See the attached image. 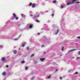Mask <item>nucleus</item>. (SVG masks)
Here are the masks:
<instances>
[{"label": "nucleus", "mask_w": 80, "mask_h": 80, "mask_svg": "<svg viewBox=\"0 0 80 80\" xmlns=\"http://www.w3.org/2000/svg\"><path fill=\"white\" fill-rule=\"evenodd\" d=\"M74 2H75L73 0V1H72L71 3V2L68 3H67V5H71V4H73V3H75Z\"/></svg>", "instance_id": "f257e3e1"}, {"label": "nucleus", "mask_w": 80, "mask_h": 80, "mask_svg": "<svg viewBox=\"0 0 80 80\" xmlns=\"http://www.w3.org/2000/svg\"><path fill=\"white\" fill-rule=\"evenodd\" d=\"M35 5L36 4L35 3L32 4V8H35Z\"/></svg>", "instance_id": "f03ea898"}, {"label": "nucleus", "mask_w": 80, "mask_h": 80, "mask_svg": "<svg viewBox=\"0 0 80 80\" xmlns=\"http://www.w3.org/2000/svg\"><path fill=\"white\" fill-rule=\"evenodd\" d=\"M45 58H40V60L42 61V62H43V61L45 60Z\"/></svg>", "instance_id": "7ed1b4c3"}, {"label": "nucleus", "mask_w": 80, "mask_h": 80, "mask_svg": "<svg viewBox=\"0 0 80 80\" xmlns=\"http://www.w3.org/2000/svg\"><path fill=\"white\" fill-rule=\"evenodd\" d=\"M12 16H13V18H15V17H16V14H15L14 13H13L12 14Z\"/></svg>", "instance_id": "20e7f679"}, {"label": "nucleus", "mask_w": 80, "mask_h": 80, "mask_svg": "<svg viewBox=\"0 0 80 80\" xmlns=\"http://www.w3.org/2000/svg\"><path fill=\"white\" fill-rule=\"evenodd\" d=\"M2 73L3 75V76H5V75H6V72L4 71Z\"/></svg>", "instance_id": "39448f33"}, {"label": "nucleus", "mask_w": 80, "mask_h": 80, "mask_svg": "<svg viewBox=\"0 0 80 80\" xmlns=\"http://www.w3.org/2000/svg\"><path fill=\"white\" fill-rule=\"evenodd\" d=\"M32 27H33V25H32V24H30V25H29V28H32Z\"/></svg>", "instance_id": "423d86ee"}, {"label": "nucleus", "mask_w": 80, "mask_h": 80, "mask_svg": "<svg viewBox=\"0 0 80 80\" xmlns=\"http://www.w3.org/2000/svg\"><path fill=\"white\" fill-rule=\"evenodd\" d=\"M2 61H5V58H2Z\"/></svg>", "instance_id": "0eeeda50"}, {"label": "nucleus", "mask_w": 80, "mask_h": 80, "mask_svg": "<svg viewBox=\"0 0 80 80\" xmlns=\"http://www.w3.org/2000/svg\"><path fill=\"white\" fill-rule=\"evenodd\" d=\"M13 52H14V54H16L17 52V50H15Z\"/></svg>", "instance_id": "6e6552de"}, {"label": "nucleus", "mask_w": 80, "mask_h": 80, "mask_svg": "<svg viewBox=\"0 0 80 80\" xmlns=\"http://www.w3.org/2000/svg\"><path fill=\"white\" fill-rule=\"evenodd\" d=\"M58 32H59V30L58 29L57 30V31L56 32V33H55V34L56 35L58 33Z\"/></svg>", "instance_id": "1a4fd4ad"}, {"label": "nucleus", "mask_w": 80, "mask_h": 80, "mask_svg": "<svg viewBox=\"0 0 80 80\" xmlns=\"http://www.w3.org/2000/svg\"><path fill=\"white\" fill-rule=\"evenodd\" d=\"M77 50V49H72V50H70V51H75V50Z\"/></svg>", "instance_id": "9d476101"}, {"label": "nucleus", "mask_w": 80, "mask_h": 80, "mask_svg": "<svg viewBox=\"0 0 80 80\" xmlns=\"http://www.w3.org/2000/svg\"><path fill=\"white\" fill-rule=\"evenodd\" d=\"M27 50L28 51V50H29V47L28 46L27 47Z\"/></svg>", "instance_id": "9b49d317"}, {"label": "nucleus", "mask_w": 80, "mask_h": 80, "mask_svg": "<svg viewBox=\"0 0 80 80\" xmlns=\"http://www.w3.org/2000/svg\"><path fill=\"white\" fill-rule=\"evenodd\" d=\"M34 57V54H32L30 56L31 57Z\"/></svg>", "instance_id": "f8f14e48"}, {"label": "nucleus", "mask_w": 80, "mask_h": 80, "mask_svg": "<svg viewBox=\"0 0 80 80\" xmlns=\"http://www.w3.org/2000/svg\"><path fill=\"white\" fill-rule=\"evenodd\" d=\"M48 78H51V76L50 75H49L48 77Z\"/></svg>", "instance_id": "ddd939ff"}, {"label": "nucleus", "mask_w": 80, "mask_h": 80, "mask_svg": "<svg viewBox=\"0 0 80 80\" xmlns=\"http://www.w3.org/2000/svg\"><path fill=\"white\" fill-rule=\"evenodd\" d=\"M35 21L36 22H37L38 23L40 22V21L38 20H36Z\"/></svg>", "instance_id": "4468645a"}, {"label": "nucleus", "mask_w": 80, "mask_h": 80, "mask_svg": "<svg viewBox=\"0 0 80 80\" xmlns=\"http://www.w3.org/2000/svg\"><path fill=\"white\" fill-rule=\"evenodd\" d=\"M52 3H57V1L54 0L53 1Z\"/></svg>", "instance_id": "2eb2a0df"}, {"label": "nucleus", "mask_w": 80, "mask_h": 80, "mask_svg": "<svg viewBox=\"0 0 80 80\" xmlns=\"http://www.w3.org/2000/svg\"><path fill=\"white\" fill-rule=\"evenodd\" d=\"M25 44H23L22 45V47H25Z\"/></svg>", "instance_id": "dca6fc26"}, {"label": "nucleus", "mask_w": 80, "mask_h": 80, "mask_svg": "<svg viewBox=\"0 0 80 80\" xmlns=\"http://www.w3.org/2000/svg\"><path fill=\"white\" fill-rule=\"evenodd\" d=\"M75 3L76 4H79V3H80V2H75Z\"/></svg>", "instance_id": "f3484780"}, {"label": "nucleus", "mask_w": 80, "mask_h": 80, "mask_svg": "<svg viewBox=\"0 0 80 80\" xmlns=\"http://www.w3.org/2000/svg\"><path fill=\"white\" fill-rule=\"evenodd\" d=\"M39 16H34V18H37V17H38Z\"/></svg>", "instance_id": "a211bd4d"}, {"label": "nucleus", "mask_w": 80, "mask_h": 80, "mask_svg": "<svg viewBox=\"0 0 80 80\" xmlns=\"http://www.w3.org/2000/svg\"><path fill=\"white\" fill-rule=\"evenodd\" d=\"M21 63H25V61H23L21 62Z\"/></svg>", "instance_id": "6ab92c4d"}, {"label": "nucleus", "mask_w": 80, "mask_h": 80, "mask_svg": "<svg viewBox=\"0 0 80 80\" xmlns=\"http://www.w3.org/2000/svg\"><path fill=\"white\" fill-rule=\"evenodd\" d=\"M25 70H28V67H26L25 68Z\"/></svg>", "instance_id": "aec40b11"}, {"label": "nucleus", "mask_w": 80, "mask_h": 80, "mask_svg": "<svg viewBox=\"0 0 80 80\" xmlns=\"http://www.w3.org/2000/svg\"><path fill=\"white\" fill-rule=\"evenodd\" d=\"M32 3L30 2V6H32Z\"/></svg>", "instance_id": "412c9836"}, {"label": "nucleus", "mask_w": 80, "mask_h": 80, "mask_svg": "<svg viewBox=\"0 0 80 80\" xmlns=\"http://www.w3.org/2000/svg\"><path fill=\"white\" fill-rule=\"evenodd\" d=\"M63 49H64V47H62V51H63Z\"/></svg>", "instance_id": "4be33fe9"}, {"label": "nucleus", "mask_w": 80, "mask_h": 80, "mask_svg": "<svg viewBox=\"0 0 80 80\" xmlns=\"http://www.w3.org/2000/svg\"><path fill=\"white\" fill-rule=\"evenodd\" d=\"M75 74H78V72H76L74 74V75H75Z\"/></svg>", "instance_id": "5701e85b"}, {"label": "nucleus", "mask_w": 80, "mask_h": 80, "mask_svg": "<svg viewBox=\"0 0 80 80\" xmlns=\"http://www.w3.org/2000/svg\"><path fill=\"white\" fill-rule=\"evenodd\" d=\"M18 17H16V20H18Z\"/></svg>", "instance_id": "b1692460"}, {"label": "nucleus", "mask_w": 80, "mask_h": 80, "mask_svg": "<svg viewBox=\"0 0 80 80\" xmlns=\"http://www.w3.org/2000/svg\"><path fill=\"white\" fill-rule=\"evenodd\" d=\"M80 58H78V57H77L76 58V59L77 60H78V59H80Z\"/></svg>", "instance_id": "393cba45"}, {"label": "nucleus", "mask_w": 80, "mask_h": 80, "mask_svg": "<svg viewBox=\"0 0 80 80\" xmlns=\"http://www.w3.org/2000/svg\"><path fill=\"white\" fill-rule=\"evenodd\" d=\"M78 55H80V51H79L78 52Z\"/></svg>", "instance_id": "a878e982"}, {"label": "nucleus", "mask_w": 80, "mask_h": 80, "mask_svg": "<svg viewBox=\"0 0 80 80\" xmlns=\"http://www.w3.org/2000/svg\"><path fill=\"white\" fill-rule=\"evenodd\" d=\"M42 47H45V45H42Z\"/></svg>", "instance_id": "bb28decb"}, {"label": "nucleus", "mask_w": 80, "mask_h": 80, "mask_svg": "<svg viewBox=\"0 0 80 80\" xmlns=\"http://www.w3.org/2000/svg\"><path fill=\"white\" fill-rule=\"evenodd\" d=\"M61 7L62 8H63V7H64L62 5H61Z\"/></svg>", "instance_id": "cd10ccee"}, {"label": "nucleus", "mask_w": 80, "mask_h": 80, "mask_svg": "<svg viewBox=\"0 0 80 80\" xmlns=\"http://www.w3.org/2000/svg\"><path fill=\"white\" fill-rule=\"evenodd\" d=\"M51 15H52V17H53V16H54V14H52Z\"/></svg>", "instance_id": "c85d7f7f"}, {"label": "nucleus", "mask_w": 80, "mask_h": 80, "mask_svg": "<svg viewBox=\"0 0 80 80\" xmlns=\"http://www.w3.org/2000/svg\"><path fill=\"white\" fill-rule=\"evenodd\" d=\"M18 40V38H16L14 39V40Z\"/></svg>", "instance_id": "c756f323"}, {"label": "nucleus", "mask_w": 80, "mask_h": 80, "mask_svg": "<svg viewBox=\"0 0 80 80\" xmlns=\"http://www.w3.org/2000/svg\"><path fill=\"white\" fill-rule=\"evenodd\" d=\"M60 79H61V80H62V77H61L60 78Z\"/></svg>", "instance_id": "7c9ffc66"}, {"label": "nucleus", "mask_w": 80, "mask_h": 80, "mask_svg": "<svg viewBox=\"0 0 80 80\" xmlns=\"http://www.w3.org/2000/svg\"><path fill=\"white\" fill-rule=\"evenodd\" d=\"M30 17H32L33 16V15L32 14H30Z\"/></svg>", "instance_id": "2f4dec72"}, {"label": "nucleus", "mask_w": 80, "mask_h": 80, "mask_svg": "<svg viewBox=\"0 0 80 80\" xmlns=\"http://www.w3.org/2000/svg\"><path fill=\"white\" fill-rule=\"evenodd\" d=\"M77 38H79V39H80V37H77Z\"/></svg>", "instance_id": "473e14b6"}, {"label": "nucleus", "mask_w": 80, "mask_h": 80, "mask_svg": "<svg viewBox=\"0 0 80 80\" xmlns=\"http://www.w3.org/2000/svg\"><path fill=\"white\" fill-rule=\"evenodd\" d=\"M6 67L7 68H8V65H6Z\"/></svg>", "instance_id": "72a5a7b5"}, {"label": "nucleus", "mask_w": 80, "mask_h": 80, "mask_svg": "<svg viewBox=\"0 0 80 80\" xmlns=\"http://www.w3.org/2000/svg\"><path fill=\"white\" fill-rule=\"evenodd\" d=\"M32 80H34V77H32Z\"/></svg>", "instance_id": "f704fd0d"}, {"label": "nucleus", "mask_w": 80, "mask_h": 80, "mask_svg": "<svg viewBox=\"0 0 80 80\" xmlns=\"http://www.w3.org/2000/svg\"><path fill=\"white\" fill-rule=\"evenodd\" d=\"M21 15L22 17H23V14H21Z\"/></svg>", "instance_id": "c9c22d12"}, {"label": "nucleus", "mask_w": 80, "mask_h": 80, "mask_svg": "<svg viewBox=\"0 0 80 80\" xmlns=\"http://www.w3.org/2000/svg\"><path fill=\"white\" fill-rule=\"evenodd\" d=\"M75 2L76 1H77L78 0H73Z\"/></svg>", "instance_id": "e433bc0d"}, {"label": "nucleus", "mask_w": 80, "mask_h": 80, "mask_svg": "<svg viewBox=\"0 0 80 80\" xmlns=\"http://www.w3.org/2000/svg\"><path fill=\"white\" fill-rule=\"evenodd\" d=\"M35 63H37V61H35Z\"/></svg>", "instance_id": "4c0bfd02"}, {"label": "nucleus", "mask_w": 80, "mask_h": 80, "mask_svg": "<svg viewBox=\"0 0 80 80\" xmlns=\"http://www.w3.org/2000/svg\"><path fill=\"white\" fill-rule=\"evenodd\" d=\"M22 55V54H21V53L19 54V56H20V55Z\"/></svg>", "instance_id": "58836bf2"}, {"label": "nucleus", "mask_w": 80, "mask_h": 80, "mask_svg": "<svg viewBox=\"0 0 80 80\" xmlns=\"http://www.w3.org/2000/svg\"><path fill=\"white\" fill-rule=\"evenodd\" d=\"M38 35H40V33H38Z\"/></svg>", "instance_id": "ea45409f"}, {"label": "nucleus", "mask_w": 80, "mask_h": 80, "mask_svg": "<svg viewBox=\"0 0 80 80\" xmlns=\"http://www.w3.org/2000/svg\"><path fill=\"white\" fill-rule=\"evenodd\" d=\"M71 51H70V50L68 52V53H69V52H71Z\"/></svg>", "instance_id": "a19ab883"}, {"label": "nucleus", "mask_w": 80, "mask_h": 80, "mask_svg": "<svg viewBox=\"0 0 80 80\" xmlns=\"http://www.w3.org/2000/svg\"><path fill=\"white\" fill-rule=\"evenodd\" d=\"M57 70H58V69H56V71H57Z\"/></svg>", "instance_id": "79ce46f5"}, {"label": "nucleus", "mask_w": 80, "mask_h": 80, "mask_svg": "<svg viewBox=\"0 0 80 80\" xmlns=\"http://www.w3.org/2000/svg\"><path fill=\"white\" fill-rule=\"evenodd\" d=\"M45 53H46V52H44V54H45Z\"/></svg>", "instance_id": "37998d69"}, {"label": "nucleus", "mask_w": 80, "mask_h": 80, "mask_svg": "<svg viewBox=\"0 0 80 80\" xmlns=\"http://www.w3.org/2000/svg\"><path fill=\"white\" fill-rule=\"evenodd\" d=\"M62 55H60V57H62Z\"/></svg>", "instance_id": "c03bdc74"}, {"label": "nucleus", "mask_w": 80, "mask_h": 80, "mask_svg": "<svg viewBox=\"0 0 80 80\" xmlns=\"http://www.w3.org/2000/svg\"><path fill=\"white\" fill-rule=\"evenodd\" d=\"M1 47V46H0V48Z\"/></svg>", "instance_id": "a18cd8bd"}, {"label": "nucleus", "mask_w": 80, "mask_h": 80, "mask_svg": "<svg viewBox=\"0 0 80 80\" xmlns=\"http://www.w3.org/2000/svg\"><path fill=\"white\" fill-rule=\"evenodd\" d=\"M73 58H74V57H73Z\"/></svg>", "instance_id": "49530a36"}]
</instances>
